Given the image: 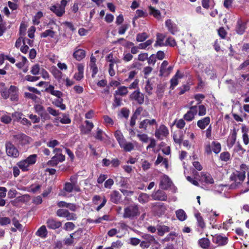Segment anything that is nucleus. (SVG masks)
I'll list each match as a JSON object with an SVG mask.
<instances>
[{"label": "nucleus", "mask_w": 249, "mask_h": 249, "mask_svg": "<svg viewBox=\"0 0 249 249\" xmlns=\"http://www.w3.org/2000/svg\"><path fill=\"white\" fill-rule=\"evenodd\" d=\"M110 201L115 203L118 204L121 199L122 196L119 192L113 191L110 194Z\"/></svg>", "instance_id": "obj_25"}, {"label": "nucleus", "mask_w": 249, "mask_h": 249, "mask_svg": "<svg viewBox=\"0 0 249 249\" xmlns=\"http://www.w3.org/2000/svg\"><path fill=\"white\" fill-rule=\"evenodd\" d=\"M9 97L12 101L17 102L18 99V89L15 86H11L9 89Z\"/></svg>", "instance_id": "obj_14"}, {"label": "nucleus", "mask_w": 249, "mask_h": 249, "mask_svg": "<svg viewBox=\"0 0 249 249\" xmlns=\"http://www.w3.org/2000/svg\"><path fill=\"white\" fill-rule=\"evenodd\" d=\"M151 196L154 200L165 201L167 200V195L165 192L161 190L154 191Z\"/></svg>", "instance_id": "obj_10"}, {"label": "nucleus", "mask_w": 249, "mask_h": 249, "mask_svg": "<svg viewBox=\"0 0 249 249\" xmlns=\"http://www.w3.org/2000/svg\"><path fill=\"white\" fill-rule=\"evenodd\" d=\"M158 126V123L154 119H145L142 121L139 124V128L143 131L147 132L149 130H153V126Z\"/></svg>", "instance_id": "obj_8"}, {"label": "nucleus", "mask_w": 249, "mask_h": 249, "mask_svg": "<svg viewBox=\"0 0 249 249\" xmlns=\"http://www.w3.org/2000/svg\"><path fill=\"white\" fill-rule=\"evenodd\" d=\"M149 13L153 15L155 18L159 19L160 18L161 14L159 10L155 9L151 6H149Z\"/></svg>", "instance_id": "obj_37"}, {"label": "nucleus", "mask_w": 249, "mask_h": 249, "mask_svg": "<svg viewBox=\"0 0 249 249\" xmlns=\"http://www.w3.org/2000/svg\"><path fill=\"white\" fill-rule=\"evenodd\" d=\"M149 200V196L146 193H141L138 197L140 203L144 204L148 202Z\"/></svg>", "instance_id": "obj_36"}, {"label": "nucleus", "mask_w": 249, "mask_h": 249, "mask_svg": "<svg viewBox=\"0 0 249 249\" xmlns=\"http://www.w3.org/2000/svg\"><path fill=\"white\" fill-rule=\"evenodd\" d=\"M220 159L221 160L227 161L230 159V154L228 152H224L220 154Z\"/></svg>", "instance_id": "obj_53"}, {"label": "nucleus", "mask_w": 249, "mask_h": 249, "mask_svg": "<svg viewBox=\"0 0 249 249\" xmlns=\"http://www.w3.org/2000/svg\"><path fill=\"white\" fill-rule=\"evenodd\" d=\"M10 219L7 217H0V225L1 226L6 225L10 223Z\"/></svg>", "instance_id": "obj_62"}, {"label": "nucleus", "mask_w": 249, "mask_h": 249, "mask_svg": "<svg viewBox=\"0 0 249 249\" xmlns=\"http://www.w3.org/2000/svg\"><path fill=\"white\" fill-rule=\"evenodd\" d=\"M236 131L235 130H234L231 135V138L230 142L231 146H232L235 144L236 140Z\"/></svg>", "instance_id": "obj_60"}, {"label": "nucleus", "mask_w": 249, "mask_h": 249, "mask_svg": "<svg viewBox=\"0 0 249 249\" xmlns=\"http://www.w3.org/2000/svg\"><path fill=\"white\" fill-rule=\"evenodd\" d=\"M47 111L49 114H50L53 116H57L60 114L59 110H55L50 107H47Z\"/></svg>", "instance_id": "obj_58"}, {"label": "nucleus", "mask_w": 249, "mask_h": 249, "mask_svg": "<svg viewBox=\"0 0 249 249\" xmlns=\"http://www.w3.org/2000/svg\"><path fill=\"white\" fill-rule=\"evenodd\" d=\"M50 9L59 17L62 16L65 12V10L62 9L58 5H53L50 7Z\"/></svg>", "instance_id": "obj_27"}, {"label": "nucleus", "mask_w": 249, "mask_h": 249, "mask_svg": "<svg viewBox=\"0 0 249 249\" xmlns=\"http://www.w3.org/2000/svg\"><path fill=\"white\" fill-rule=\"evenodd\" d=\"M195 215L197 221L198 226L201 228H204L205 227V224L200 214L199 213H196Z\"/></svg>", "instance_id": "obj_42"}, {"label": "nucleus", "mask_w": 249, "mask_h": 249, "mask_svg": "<svg viewBox=\"0 0 249 249\" xmlns=\"http://www.w3.org/2000/svg\"><path fill=\"white\" fill-rule=\"evenodd\" d=\"M177 218L180 221H183L187 218V215L185 212L182 209H179L176 212Z\"/></svg>", "instance_id": "obj_35"}, {"label": "nucleus", "mask_w": 249, "mask_h": 249, "mask_svg": "<svg viewBox=\"0 0 249 249\" xmlns=\"http://www.w3.org/2000/svg\"><path fill=\"white\" fill-rule=\"evenodd\" d=\"M0 93L1 96L5 99H7L9 98V89L4 88L0 90Z\"/></svg>", "instance_id": "obj_61"}, {"label": "nucleus", "mask_w": 249, "mask_h": 249, "mask_svg": "<svg viewBox=\"0 0 249 249\" xmlns=\"http://www.w3.org/2000/svg\"><path fill=\"white\" fill-rule=\"evenodd\" d=\"M165 38V36L162 34L158 33L156 35V41L154 44V47H156L158 46H165V43L164 40Z\"/></svg>", "instance_id": "obj_28"}, {"label": "nucleus", "mask_w": 249, "mask_h": 249, "mask_svg": "<svg viewBox=\"0 0 249 249\" xmlns=\"http://www.w3.org/2000/svg\"><path fill=\"white\" fill-rule=\"evenodd\" d=\"M131 100L136 101L139 104H142L144 101V94L139 89L135 90L130 95Z\"/></svg>", "instance_id": "obj_13"}, {"label": "nucleus", "mask_w": 249, "mask_h": 249, "mask_svg": "<svg viewBox=\"0 0 249 249\" xmlns=\"http://www.w3.org/2000/svg\"><path fill=\"white\" fill-rule=\"evenodd\" d=\"M75 225L71 222L66 223L64 225V230L67 231L73 230L75 228Z\"/></svg>", "instance_id": "obj_50"}, {"label": "nucleus", "mask_w": 249, "mask_h": 249, "mask_svg": "<svg viewBox=\"0 0 249 249\" xmlns=\"http://www.w3.org/2000/svg\"><path fill=\"white\" fill-rule=\"evenodd\" d=\"M165 26L168 28L169 31L173 35L178 31L177 25L170 19H167L165 21Z\"/></svg>", "instance_id": "obj_23"}, {"label": "nucleus", "mask_w": 249, "mask_h": 249, "mask_svg": "<svg viewBox=\"0 0 249 249\" xmlns=\"http://www.w3.org/2000/svg\"><path fill=\"white\" fill-rule=\"evenodd\" d=\"M174 47L177 45L175 39L172 37H168L165 42V46Z\"/></svg>", "instance_id": "obj_52"}, {"label": "nucleus", "mask_w": 249, "mask_h": 249, "mask_svg": "<svg viewBox=\"0 0 249 249\" xmlns=\"http://www.w3.org/2000/svg\"><path fill=\"white\" fill-rule=\"evenodd\" d=\"M153 210L158 215L163 214L166 210V207L163 203L157 202L153 204Z\"/></svg>", "instance_id": "obj_16"}, {"label": "nucleus", "mask_w": 249, "mask_h": 249, "mask_svg": "<svg viewBox=\"0 0 249 249\" xmlns=\"http://www.w3.org/2000/svg\"><path fill=\"white\" fill-rule=\"evenodd\" d=\"M52 74L54 78L58 80L62 78V73L56 68L53 70Z\"/></svg>", "instance_id": "obj_45"}, {"label": "nucleus", "mask_w": 249, "mask_h": 249, "mask_svg": "<svg viewBox=\"0 0 249 249\" xmlns=\"http://www.w3.org/2000/svg\"><path fill=\"white\" fill-rule=\"evenodd\" d=\"M103 118L107 125H112L113 124V120L109 116L106 115L103 117Z\"/></svg>", "instance_id": "obj_64"}, {"label": "nucleus", "mask_w": 249, "mask_h": 249, "mask_svg": "<svg viewBox=\"0 0 249 249\" xmlns=\"http://www.w3.org/2000/svg\"><path fill=\"white\" fill-rule=\"evenodd\" d=\"M153 43V40L149 39L146 41L144 43H140L139 45V48L141 49H145L148 46L151 45Z\"/></svg>", "instance_id": "obj_56"}, {"label": "nucleus", "mask_w": 249, "mask_h": 249, "mask_svg": "<svg viewBox=\"0 0 249 249\" xmlns=\"http://www.w3.org/2000/svg\"><path fill=\"white\" fill-rule=\"evenodd\" d=\"M128 92L127 88L125 86L119 87L117 90L115 91V94L118 95L124 96L126 95Z\"/></svg>", "instance_id": "obj_32"}, {"label": "nucleus", "mask_w": 249, "mask_h": 249, "mask_svg": "<svg viewBox=\"0 0 249 249\" xmlns=\"http://www.w3.org/2000/svg\"><path fill=\"white\" fill-rule=\"evenodd\" d=\"M47 226L50 229H56L60 227L62 223L60 221H56L53 218H49L46 222Z\"/></svg>", "instance_id": "obj_19"}, {"label": "nucleus", "mask_w": 249, "mask_h": 249, "mask_svg": "<svg viewBox=\"0 0 249 249\" xmlns=\"http://www.w3.org/2000/svg\"><path fill=\"white\" fill-rule=\"evenodd\" d=\"M148 37L147 34L145 33H139L136 36V40L138 42H143Z\"/></svg>", "instance_id": "obj_43"}, {"label": "nucleus", "mask_w": 249, "mask_h": 249, "mask_svg": "<svg viewBox=\"0 0 249 249\" xmlns=\"http://www.w3.org/2000/svg\"><path fill=\"white\" fill-rule=\"evenodd\" d=\"M198 111V114L200 116H204L206 114V107L203 105L197 106V111Z\"/></svg>", "instance_id": "obj_49"}, {"label": "nucleus", "mask_w": 249, "mask_h": 249, "mask_svg": "<svg viewBox=\"0 0 249 249\" xmlns=\"http://www.w3.org/2000/svg\"><path fill=\"white\" fill-rule=\"evenodd\" d=\"M168 134L167 128L162 125L160 126V128L155 131V136L158 139H161V137L166 136Z\"/></svg>", "instance_id": "obj_20"}, {"label": "nucleus", "mask_w": 249, "mask_h": 249, "mask_svg": "<svg viewBox=\"0 0 249 249\" xmlns=\"http://www.w3.org/2000/svg\"><path fill=\"white\" fill-rule=\"evenodd\" d=\"M213 241L218 246H223L227 244V238L220 235H216L213 236Z\"/></svg>", "instance_id": "obj_21"}, {"label": "nucleus", "mask_w": 249, "mask_h": 249, "mask_svg": "<svg viewBox=\"0 0 249 249\" xmlns=\"http://www.w3.org/2000/svg\"><path fill=\"white\" fill-rule=\"evenodd\" d=\"M245 173L236 171L233 172L230 176V179L233 182L231 185V188L235 189L243 182L245 178Z\"/></svg>", "instance_id": "obj_4"}, {"label": "nucleus", "mask_w": 249, "mask_h": 249, "mask_svg": "<svg viewBox=\"0 0 249 249\" xmlns=\"http://www.w3.org/2000/svg\"><path fill=\"white\" fill-rule=\"evenodd\" d=\"M37 156L36 154H32L29 156L27 158L17 162V165L23 172H27L30 170V167L34 165L37 160Z\"/></svg>", "instance_id": "obj_3"}, {"label": "nucleus", "mask_w": 249, "mask_h": 249, "mask_svg": "<svg viewBox=\"0 0 249 249\" xmlns=\"http://www.w3.org/2000/svg\"><path fill=\"white\" fill-rule=\"evenodd\" d=\"M56 214L58 216L66 218L67 220H75L77 217L76 214L71 213L66 209H60L56 211Z\"/></svg>", "instance_id": "obj_9"}, {"label": "nucleus", "mask_w": 249, "mask_h": 249, "mask_svg": "<svg viewBox=\"0 0 249 249\" xmlns=\"http://www.w3.org/2000/svg\"><path fill=\"white\" fill-rule=\"evenodd\" d=\"M212 150L215 154H218L221 150V144L217 142H213L211 144Z\"/></svg>", "instance_id": "obj_38"}, {"label": "nucleus", "mask_w": 249, "mask_h": 249, "mask_svg": "<svg viewBox=\"0 0 249 249\" xmlns=\"http://www.w3.org/2000/svg\"><path fill=\"white\" fill-rule=\"evenodd\" d=\"M85 123L86 124V128L82 126L81 130L83 134H87L91 131L92 129L93 128L94 125L92 122L89 121H86Z\"/></svg>", "instance_id": "obj_30"}, {"label": "nucleus", "mask_w": 249, "mask_h": 249, "mask_svg": "<svg viewBox=\"0 0 249 249\" xmlns=\"http://www.w3.org/2000/svg\"><path fill=\"white\" fill-rule=\"evenodd\" d=\"M172 181L169 177L164 175L161 178L160 186L163 190H167L171 185Z\"/></svg>", "instance_id": "obj_15"}, {"label": "nucleus", "mask_w": 249, "mask_h": 249, "mask_svg": "<svg viewBox=\"0 0 249 249\" xmlns=\"http://www.w3.org/2000/svg\"><path fill=\"white\" fill-rule=\"evenodd\" d=\"M153 87L152 85L150 83L149 80H147L146 82L145 86V91L148 94L151 95L152 93Z\"/></svg>", "instance_id": "obj_46"}, {"label": "nucleus", "mask_w": 249, "mask_h": 249, "mask_svg": "<svg viewBox=\"0 0 249 249\" xmlns=\"http://www.w3.org/2000/svg\"><path fill=\"white\" fill-rule=\"evenodd\" d=\"M47 231L45 226H41L36 232V235L41 238H45L47 235Z\"/></svg>", "instance_id": "obj_31"}, {"label": "nucleus", "mask_w": 249, "mask_h": 249, "mask_svg": "<svg viewBox=\"0 0 249 249\" xmlns=\"http://www.w3.org/2000/svg\"><path fill=\"white\" fill-rule=\"evenodd\" d=\"M65 160V156L62 154H55L51 160L48 161L47 164L52 166H55L58 163L63 162Z\"/></svg>", "instance_id": "obj_12"}, {"label": "nucleus", "mask_w": 249, "mask_h": 249, "mask_svg": "<svg viewBox=\"0 0 249 249\" xmlns=\"http://www.w3.org/2000/svg\"><path fill=\"white\" fill-rule=\"evenodd\" d=\"M210 120L209 117L203 118L197 122V125L201 129H204L209 124Z\"/></svg>", "instance_id": "obj_22"}, {"label": "nucleus", "mask_w": 249, "mask_h": 249, "mask_svg": "<svg viewBox=\"0 0 249 249\" xmlns=\"http://www.w3.org/2000/svg\"><path fill=\"white\" fill-rule=\"evenodd\" d=\"M246 29V24L241 19H238L236 27V32L239 35H242Z\"/></svg>", "instance_id": "obj_29"}, {"label": "nucleus", "mask_w": 249, "mask_h": 249, "mask_svg": "<svg viewBox=\"0 0 249 249\" xmlns=\"http://www.w3.org/2000/svg\"><path fill=\"white\" fill-rule=\"evenodd\" d=\"M105 134L103 130L99 128L97 129L96 134L94 136L95 138L100 141L103 140V135Z\"/></svg>", "instance_id": "obj_55"}, {"label": "nucleus", "mask_w": 249, "mask_h": 249, "mask_svg": "<svg viewBox=\"0 0 249 249\" xmlns=\"http://www.w3.org/2000/svg\"><path fill=\"white\" fill-rule=\"evenodd\" d=\"M11 121V117L6 114L2 115L0 118V121L5 124H8L10 123Z\"/></svg>", "instance_id": "obj_51"}, {"label": "nucleus", "mask_w": 249, "mask_h": 249, "mask_svg": "<svg viewBox=\"0 0 249 249\" xmlns=\"http://www.w3.org/2000/svg\"><path fill=\"white\" fill-rule=\"evenodd\" d=\"M184 120H185L183 118V119H180L176 121L175 122H176V126L178 128H180V129L183 128L185 125V122Z\"/></svg>", "instance_id": "obj_59"}, {"label": "nucleus", "mask_w": 249, "mask_h": 249, "mask_svg": "<svg viewBox=\"0 0 249 249\" xmlns=\"http://www.w3.org/2000/svg\"><path fill=\"white\" fill-rule=\"evenodd\" d=\"M173 139L175 143L180 144L183 141V135L181 133H174L173 135Z\"/></svg>", "instance_id": "obj_41"}, {"label": "nucleus", "mask_w": 249, "mask_h": 249, "mask_svg": "<svg viewBox=\"0 0 249 249\" xmlns=\"http://www.w3.org/2000/svg\"><path fill=\"white\" fill-rule=\"evenodd\" d=\"M71 182H66L64 184L63 190L67 193H71L72 191L80 192V188L77 184V178L73 176L70 178Z\"/></svg>", "instance_id": "obj_6"}, {"label": "nucleus", "mask_w": 249, "mask_h": 249, "mask_svg": "<svg viewBox=\"0 0 249 249\" xmlns=\"http://www.w3.org/2000/svg\"><path fill=\"white\" fill-rule=\"evenodd\" d=\"M197 113V106H191L189 110L183 115V119L187 122H191L194 119Z\"/></svg>", "instance_id": "obj_11"}, {"label": "nucleus", "mask_w": 249, "mask_h": 249, "mask_svg": "<svg viewBox=\"0 0 249 249\" xmlns=\"http://www.w3.org/2000/svg\"><path fill=\"white\" fill-rule=\"evenodd\" d=\"M158 233L160 236H163V234L170 231V228L165 225H160L157 228Z\"/></svg>", "instance_id": "obj_34"}, {"label": "nucleus", "mask_w": 249, "mask_h": 249, "mask_svg": "<svg viewBox=\"0 0 249 249\" xmlns=\"http://www.w3.org/2000/svg\"><path fill=\"white\" fill-rule=\"evenodd\" d=\"M5 151L7 155L12 158H18L19 156V151L10 141H6L5 144Z\"/></svg>", "instance_id": "obj_7"}, {"label": "nucleus", "mask_w": 249, "mask_h": 249, "mask_svg": "<svg viewBox=\"0 0 249 249\" xmlns=\"http://www.w3.org/2000/svg\"><path fill=\"white\" fill-rule=\"evenodd\" d=\"M38 115L40 116L41 119L44 121L49 120L51 118L48 112L45 109Z\"/></svg>", "instance_id": "obj_57"}, {"label": "nucleus", "mask_w": 249, "mask_h": 249, "mask_svg": "<svg viewBox=\"0 0 249 249\" xmlns=\"http://www.w3.org/2000/svg\"><path fill=\"white\" fill-rule=\"evenodd\" d=\"M181 76L179 75V72H178V71L176 73L175 76L171 79V81H170L171 88H172V89H174L175 87H176L178 84V78H181Z\"/></svg>", "instance_id": "obj_39"}, {"label": "nucleus", "mask_w": 249, "mask_h": 249, "mask_svg": "<svg viewBox=\"0 0 249 249\" xmlns=\"http://www.w3.org/2000/svg\"><path fill=\"white\" fill-rule=\"evenodd\" d=\"M200 180L207 184H213L214 183L212 176L209 173L204 172L201 173Z\"/></svg>", "instance_id": "obj_24"}, {"label": "nucleus", "mask_w": 249, "mask_h": 249, "mask_svg": "<svg viewBox=\"0 0 249 249\" xmlns=\"http://www.w3.org/2000/svg\"><path fill=\"white\" fill-rule=\"evenodd\" d=\"M45 90L46 92L49 93L58 98H61L63 95L61 91L55 90L54 87L52 85H50L47 88L45 89Z\"/></svg>", "instance_id": "obj_18"}, {"label": "nucleus", "mask_w": 249, "mask_h": 249, "mask_svg": "<svg viewBox=\"0 0 249 249\" xmlns=\"http://www.w3.org/2000/svg\"><path fill=\"white\" fill-rule=\"evenodd\" d=\"M59 144V142L56 140H51L47 143V145L51 148H54L56 146Z\"/></svg>", "instance_id": "obj_63"}, {"label": "nucleus", "mask_w": 249, "mask_h": 249, "mask_svg": "<svg viewBox=\"0 0 249 249\" xmlns=\"http://www.w3.org/2000/svg\"><path fill=\"white\" fill-rule=\"evenodd\" d=\"M234 150L235 152L238 153L239 155L243 154L246 151L239 142H238L235 146Z\"/></svg>", "instance_id": "obj_47"}, {"label": "nucleus", "mask_w": 249, "mask_h": 249, "mask_svg": "<svg viewBox=\"0 0 249 249\" xmlns=\"http://www.w3.org/2000/svg\"><path fill=\"white\" fill-rule=\"evenodd\" d=\"M40 66L38 64H36L34 65H33L31 69V73L34 75H37L39 72L40 71Z\"/></svg>", "instance_id": "obj_44"}, {"label": "nucleus", "mask_w": 249, "mask_h": 249, "mask_svg": "<svg viewBox=\"0 0 249 249\" xmlns=\"http://www.w3.org/2000/svg\"><path fill=\"white\" fill-rule=\"evenodd\" d=\"M168 63L167 61L164 60L162 62L160 67V73L161 75L164 74L166 72V67Z\"/></svg>", "instance_id": "obj_54"}, {"label": "nucleus", "mask_w": 249, "mask_h": 249, "mask_svg": "<svg viewBox=\"0 0 249 249\" xmlns=\"http://www.w3.org/2000/svg\"><path fill=\"white\" fill-rule=\"evenodd\" d=\"M14 142L19 145L24 146L29 144L32 142V139L23 133H18L13 135Z\"/></svg>", "instance_id": "obj_5"}, {"label": "nucleus", "mask_w": 249, "mask_h": 249, "mask_svg": "<svg viewBox=\"0 0 249 249\" xmlns=\"http://www.w3.org/2000/svg\"><path fill=\"white\" fill-rule=\"evenodd\" d=\"M86 56V52L85 50L76 47L74 49L73 53V57L77 61H80L84 59Z\"/></svg>", "instance_id": "obj_17"}, {"label": "nucleus", "mask_w": 249, "mask_h": 249, "mask_svg": "<svg viewBox=\"0 0 249 249\" xmlns=\"http://www.w3.org/2000/svg\"><path fill=\"white\" fill-rule=\"evenodd\" d=\"M141 214L140 206L137 204H130L124 209L123 217L130 220L136 219Z\"/></svg>", "instance_id": "obj_1"}, {"label": "nucleus", "mask_w": 249, "mask_h": 249, "mask_svg": "<svg viewBox=\"0 0 249 249\" xmlns=\"http://www.w3.org/2000/svg\"><path fill=\"white\" fill-rule=\"evenodd\" d=\"M54 35H55V32L53 31L50 30V29H48V30H45L43 33H42L41 34L40 36L41 37H44V38L47 37L48 36H50L51 38H53L54 36Z\"/></svg>", "instance_id": "obj_40"}, {"label": "nucleus", "mask_w": 249, "mask_h": 249, "mask_svg": "<svg viewBox=\"0 0 249 249\" xmlns=\"http://www.w3.org/2000/svg\"><path fill=\"white\" fill-rule=\"evenodd\" d=\"M23 114L20 112H15L12 114V117H13L14 121L20 122L21 119Z\"/></svg>", "instance_id": "obj_48"}, {"label": "nucleus", "mask_w": 249, "mask_h": 249, "mask_svg": "<svg viewBox=\"0 0 249 249\" xmlns=\"http://www.w3.org/2000/svg\"><path fill=\"white\" fill-rule=\"evenodd\" d=\"M114 136L120 147L124 151L130 152L134 149L133 143L131 142H127L120 131L117 130L114 133Z\"/></svg>", "instance_id": "obj_2"}, {"label": "nucleus", "mask_w": 249, "mask_h": 249, "mask_svg": "<svg viewBox=\"0 0 249 249\" xmlns=\"http://www.w3.org/2000/svg\"><path fill=\"white\" fill-rule=\"evenodd\" d=\"M198 244L202 248L208 249L210 246V242L208 238H202L199 240Z\"/></svg>", "instance_id": "obj_33"}, {"label": "nucleus", "mask_w": 249, "mask_h": 249, "mask_svg": "<svg viewBox=\"0 0 249 249\" xmlns=\"http://www.w3.org/2000/svg\"><path fill=\"white\" fill-rule=\"evenodd\" d=\"M141 237L143 239V241L149 243L150 245L152 244H158V242L156 240L154 237L149 234L142 233Z\"/></svg>", "instance_id": "obj_26"}]
</instances>
